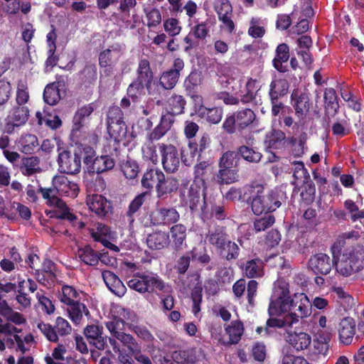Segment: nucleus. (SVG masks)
Wrapping results in <instances>:
<instances>
[{
	"instance_id": "obj_1",
	"label": "nucleus",
	"mask_w": 364,
	"mask_h": 364,
	"mask_svg": "<svg viewBox=\"0 0 364 364\" xmlns=\"http://www.w3.org/2000/svg\"><path fill=\"white\" fill-rule=\"evenodd\" d=\"M247 191L250 194L247 201L256 215L275 211L287 199L286 192L282 189L275 188L265 191L264 186L257 182L250 183Z\"/></svg>"
},
{
	"instance_id": "obj_2",
	"label": "nucleus",
	"mask_w": 364,
	"mask_h": 364,
	"mask_svg": "<svg viewBox=\"0 0 364 364\" xmlns=\"http://www.w3.org/2000/svg\"><path fill=\"white\" fill-rule=\"evenodd\" d=\"M256 119L254 111L249 108L239 109L235 112L226 115L223 124V133L232 135L242 134L245 130L252 127Z\"/></svg>"
},
{
	"instance_id": "obj_3",
	"label": "nucleus",
	"mask_w": 364,
	"mask_h": 364,
	"mask_svg": "<svg viewBox=\"0 0 364 364\" xmlns=\"http://www.w3.org/2000/svg\"><path fill=\"white\" fill-rule=\"evenodd\" d=\"M289 294V285L286 281L277 280L274 284L268 306L269 316H279L289 310L291 299Z\"/></svg>"
},
{
	"instance_id": "obj_4",
	"label": "nucleus",
	"mask_w": 364,
	"mask_h": 364,
	"mask_svg": "<svg viewBox=\"0 0 364 364\" xmlns=\"http://www.w3.org/2000/svg\"><path fill=\"white\" fill-rule=\"evenodd\" d=\"M289 310L294 311L288 314L290 323H296L299 318H306L311 314V302L304 293H295L291 299Z\"/></svg>"
},
{
	"instance_id": "obj_5",
	"label": "nucleus",
	"mask_w": 364,
	"mask_h": 364,
	"mask_svg": "<svg viewBox=\"0 0 364 364\" xmlns=\"http://www.w3.org/2000/svg\"><path fill=\"white\" fill-rule=\"evenodd\" d=\"M161 158V164L167 173H173L178 170L181 161L176 147L171 144L161 143L159 144Z\"/></svg>"
},
{
	"instance_id": "obj_6",
	"label": "nucleus",
	"mask_w": 364,
	"mask_h": 364,
	"mask_svg": "<svg viewBox=\"0 0 364 364\" xmlns=\"http://www.w3.org/2000/svg\"><path fill=\"white\" fill-rule=\"evenodd\" d=\"M58 163V170L60 173L76 174L80 171L81 155L75 151L72 156L70 151L64 150L59 154Z\"/></svg>"
},
{
	"instance_id": "obj_7",
	"label": "nucleus",
	"mask_w": 364,
	"mask_h": 364,
	"mask_svg": "<svg viewBox=\"0 0 364 364\" xmlns=\"http://www.w3.org/2000/svg\"><path fill=\"white\" fill-rule=\"evenodd\" d=\"M359 237L360 234L355 230H351L339 235L331 247L334 261L338 262L339 257L343 255L344 250L353 247L354 245H352V242L357 241Z\"/></svg>"
},
{
	"instance_id": "obj_8",
	"label": "nucleus",
	"mask_w": 364,
	"mask_h": 364,
	"mask_svg": "<svg viewBox=\"0 0 364 364\" xmlns=\"http://www.w3.org/2000/svg\"><path fill=\"white\" fill-rule=\"evenodd\" d=\"M337 262L334 261L333 257L331 259L326 254L318 253L311 256L308 265L315 274L326 275Z\"/></svg>"
},
{
	"instance_id": "obj_9",
	"label": "nucleus",
	"mask_w": 364,
	"mask_h": 364,
	"mask_svg": "<svg viewBox=\"0 0 364 364\" xmlns=\"http://www.w3.org/2000/svg\"><path fill=\"white\" fill-rule=\"evenodd\" d=\"M53 186L55 187L57 193L60 196L75 198L77 196L80 188L78 184L70 180L67 176H56L52 181Z\"/></svg>"
},
{
	"instance_id": "obj_10",
	"label": "nucleus",
	"mask_w": 364,
	"mask_h": 364,
	"mask_svg": "<svg viewBox=\"0 0 364 364\" xmlns=\"http://www.w3.org/2000/svg\"><path fill=\"white\" fill-rule=\"evenodd\" d=\"M84 334L90 345L97 350H104L107 347V336L103 335L102 326L87 325L84 329Z\"/></svg>"
},
{
	"instance_id": "obj_11",
	"label": "nucleus",
	"mask_w": 364,
	"mask_h": 364,
	"mask_svg": "<svg viewBox=\"0 0 364 364\" xmlns=\"http://www.w3.org/2000/svg\"><path fill=\"white\" fill-rule=\"evenodd\" d=\"M227 215L223 205L208 202L204 195L203 203L200 207V218L203 222H209L213 219L223 220Z\"/></svg>"
},
{
	"instance_id": "obj_12",
	"label": "nucleus",
	"mask_w": 364,
	"mask_h": 364,
	"mask_svg": "<svg viewBox=\"0 0 364 364\" xmlns=\"http://www.w3.org/2000/svg\"><path fill=\"white\" fill-rule=\"evenodd\" d=\"M89 209L99 218H103L112 212V202L102 195L93 194L87 198Z\"/></svg>"
},
{
	"instance_id": "obj_13",
	"label": "nucleus",
	"mask_w": 364,
	"mask_h": 364,
	"mask_svg": "<svg viewBox=\"0 0 364 364\" xmlns=\"http://www.w3.org/2000/svg\"><path fill=\"white\" fill-rule=\"evenodd\" d=\"M291 101L296 115L299 118L306 117L311 107L309 94L299 90H294L291 95Z\"/></svg>"
},
{
	"instance_id": "obj_14",
	"label": "nucleus",
	"mask_w": 364,
	"mask_h": 364,
	"mask_svg": "<svg viewBox=\"0 0 364 364\" xmlns=\"http://www.w3.org/2000/svg\"><path fill=\"white\" fill-rule=\"evenodd\" d=\"M178 212L173 208L156 209L150 215L151 223L154 225H171L178 221Z\"/></svg>"
},
{
	"instance_id": "obj_15",
	"label": "nucleus",
	"mask_w": 364,
	"mask_h": 364,
	"mask_svg": "<svg viewBox=\"0 0 364 364\" xmlns=\"http://www.w3.org/2000/svg\"><path fill=\"white\" fill-rule=\"evenodd\" d=\"M97 108L95 102L86 104L76 110L73 119V129L75 131H80L89 120L90 115Z\"/></svg>"
},
{
	"instance_id": "obj_16",
	"label": "nucleus",
	"mask_w": 364,
	"mask_h": 364,
	"mask_svg": "<svg viewBox=\"0 0 364 364\" xmlns=\"http://www.w3.org/2000/svg\"><path fill=\"white\" fill-rule=\"evenodd\" d=\"M154 79V73L151 68L149 61L146 59H140L136 69V80L146 85L149 94H151V87Z\"/></svg>"
},
{
	"instance_id": "obj_17",
	"label": "nucleus",
	"mask_w": 364,
	"mask_h": 364,
	"mask_svg": "<svg viewBox=\"0 0 364 364\" xmlns=\"http://www.w3.org/2000/svg\"><path fill=\"white\" fill-rule=\"evenodd\" d=\"M179 186V180L173 176H165L163 173L159 183L156 186V197L163 198L168 194L177 191Z\"/></svg>"
},
{
	"instance_id": "obj_18",
	"label": "nucleus",
	"mask_w": 364,
	"mask_h": 364,
	"mask_svg": "<svg viewBox=\"0 0 364 364\" xmlns=\"http://www.w3.org/2000/svg\"><path fill=\"white\" fill-rule=\"evenodd\" d=\"M285 340L296 351L299 352L309 348L311 337L305 332H290L287 333Z\"/></svg>"
},
{
	"instance_id": "obj_19",
	"label": "nucleus",
	"mask_w": 364,
	"mask_h": 364,
	"mask_svg": "<svg viewBox=\"0 0 364 364\" xmlns=\"http://www.w3.org/2000/svg\"><path fill=\"white\" fill-rule=\"evenodd\" d=\"M211 139L208 134L204 133L198 139L188 143L191 156L194 158L197 156L199 161L203 154L210 150Z\"/></svg>"
},
{
	"instance_id": "obj_20",
	"label": "nucleus",
	"mask_w": 364,
	"mask_h": 364,
	"mask_svg": "<svg viewBox=\"0 0 364 364\" xmlns=\"http://www.w3.org/2000/svg\"><path fill=\"white\" fill-rule=\"evenodd\" d=\"M170 243L169 233L164 231H155L146 237L147 246L151 250H160L167 247Z\"/></svg>"
},
{
	"instance_id": "obj_21",
	"label": "nucleus",
	"mask_w": 364,
	"mask_h": 364,
	"mask_svg": "<svg viewBox=\"0 0 364 364\" xmlns=\"http://www.w3.org/2000/svg\"><path fill=\"white\" fill-rule=\"evenodd\" d=\"M324 111L328 117H335L338 112L339 104L336 90L332 87H327L324 90Z\"/></svg>"
},
{
	"instance_id": "obj_22",
	"label": "nucleus",
	"mask_w": 364,
	"mask_h": 364,
	"mask_svg": "<svg viewBox=\"0 0 364 364\" xmlns=\"http://www.w3.org/2000/svg\"><path fill=\"white\" fill-rule=\"evenodd\" d=\"M207 239L208 242L214 246L218 252L229 240L226 228L221 225L215 226L213 230H209Z\"/></svg>"
},
{
	"instance_id": "obj_23",
	"label": "nucleus",
	"mask_w": 364,
	"mask_h": 364,
	"mask_svg": "<svg viewBox=\"0 0 364 364\" xmlns=\"http://www.w3.org/2000/svg\"><path fill=\"white\" fill-rule=\"evenodd\" d=\"M144 291L148 294L156 293L157 291H166L164 281L157 274H146L142 273Z\"/></svg>"
},
{
	"instance_id": "obj_24",
	"label": "nucleus",
	"mask_w": 364,
	"mask_h": 364,
	"mask_svg": "<svg viewBox=\"0 0 364 364\" xmlns=\"http://www.w3.org/2000/svg\"><path fill=\"white\" fill-rule=\"evenodd\" d=\"M102 275L105 283L112 292L118 296L124 294L126 287L114 273L109 270H105Z\"/></svg>"
},
{
	"instance_id": "obj_25",
	"label": "nucleus",
	"mask_w": 364,
	"mask_h": 364,
	"mask_svg": "<svg viewBox=\"0 0 364 364\" xmlns=\"http://www.w3.org/2000/svg\"><path fill=\"white\" fill-rule=\"evenodd\" d=\"M150 196L149 191H144L136 195L134 198L130 202L125 218L129 226H132L135 221V215L140 210L142 205L144 203L146 198Z\"/></svg>"
},
{
	"instance_id": "obj_26",
	"label": "nucleus",
	"mask_w": 364,
	"mask_h": 364,
	"mask_svg": "<svg viewBox=\"0 0 364 364\" xmlns=\"http://www.w3.org/2000/svg\"><path fill=\"white\" fill-rule=\"evenodd\" d=\"M171 242L173 249L178 252L183 249V245L186 246V228L182 224H176L173 225L170 230Z\"/></svg>"
},
{
	"instance_id": "obj_27",
	"label": "nucleus",
	"mask_w": 364,
	"mask_h": 364,
	"mask_svg": "<svg viewBox=\"0 0 364 364\" xmlns=\"http://www.w3.org/2000/svg\"><path fill=\"white\" fill-rule=\"evenodd\" d=\"M289 88V82L285 78L272 80L268 93L269 100H279L288 93Z\"/></svg>"
},
{
	"instance_id": "obj_28",
	"label": "nucleus",
	"mask_w": 364,
	"mask_h": 364,
	"mask_svg": "<svg viewBox=\"0 0 364 364\" xmlns=\"http://www.w3.org/2000/svg\"><path fill=\"white\" fill-rule=\"evenodd\" d=\"M339 338L341 343L350 344L355 332V324L353 318H345L339 324Z\"/></svg>"
},
{
	"instance_id": "obj_29",
	"label": "nucleus",
	"mask_w": 364,
	"mask_h": 364,
	"mask_svg": "<svg viewBox=\"0 0 364 364\" xmlns=\"http://www.w3.org/2000/svg\"><path fill=\"white\" fill-rule=\"evenodd\" d=\"M186 104V98L183 95L173 93L167 99L166 109L167 112L178 116L185 112Z\"/></svg>"
},
{
	"instance_id": "obj_30",
	"label": "nucleus",
	"mask_w": 364,
	"mask_h": 364,
	"mask_svg": "<svg viewBox=\"0 0 364 364\" xmlns=\"http://www.w3.org/2000/svg\"><path fill=\"white\" fill-rule=\"evenodd\" d=\"M40 159L38 156L24 157L21 160L19 170L23 176H31L41 172L42 169L40 167Z\"/></svg>"
},
{
	"instance_id": "obj_31",
	"label": "nucleus",
	"mask_w": 364,
	"mask_h": 364,
	"mask_svg": "<svg viewBox=\"0 0 364 364\" xmlns=\"http://www.w3.org/2000/svg\"><path fill=\"white\" fill-rule=\"evenodd\" d=\"M276 56L272 60L274 68L279 73L287 71V67L282 65L289 59V48L287 43H280L276 48Z\"/></svg>"
},
{
	"instance_id": "obj_32",
	"label": "nucleus",
	"mask_w": 364,
	"mask_h": 364,
	"mask_svg": "<svg viewBox=\"0 0 364 364\" xmlns=\"http://www.w3.org/2000/svg\"><path fill=\"white\" fill-rule=\"evenodd\" d=\"M198 117L210 124H218L223 119V109L220 107H202L198 109Z\"/></svg>"
},
{
	"instance_id": "obj_33",
	"label": "nucleus",
	"mask_w": 364,
	"mask_h": 364,
	"mask_svg": "<svg viewBox=\"0 0 364 364\" xmlns=\"http://www.w3.org/2000/svg\"><path fill=\"white\" fill-rule=\"evenodd\" d=\"M115 166V161L109 155H102L95 158L90 172L102 173L112 170Z\"/></svg>"
},
{
	"instance_id": "obj_34",
	"label": "nucleus",
	"mask_w": 364,
	"mask_h": 364,
	"mask_svg": "<svg viewBox=\"0 0 364 364\" xmlns=\"http://www.w3.org/2000/svg\"><path fill=\"white\" fill-rule=\"evenodd\" d=\"M77 255L81 262L89 266L98 264L99 252L95 251L90 245L79 247Z\"/></svg>"
},
{
	"instance_id": "obj_35",
	"label": "nucleus",
	"mask_w": 364,
	"mask_h": 364,
	"mask_svg": "<svg viewBox=\"0 0 364 364\" xmlns=\"http://www.w3.org/2000/svg\"><path fill=\"white\" fill-rule=\"evenodd\" d=\"M213 168L208 161H200L194 166V178L203 184L213 176Z\"/></svg>"
},
{
	"instance_id": "obj_36",
	"label": "nucleus",
	"mask_w": 364,
	"mask_h": 364,
	"mask_svg": "<svg viewBox=\"0 0 364 364\" xmlns=\"http://www.w3.org/2000/svg\"><path fill=\"white\" fill-rule=\"evenodd\" d=\"M38 145L37 136L31 134L21 135L17 144L19 150L26 154L33 153Z\"/></svg>"
},
{
	"instance_id": "obj_37",
	"label": "nucleus",
	"mask_w": 364,
	"mask_h": 364,
	"mask_svg": "<svg viewBox=\"0 0 364 364\" xmlns=\"http://www.w3.org/2000/svg\"><path fill=\"white\" fill-rule=\"evenodd\" d=\"M291 319L289 316L287 315L284 318H272L270 316L266 322L264 326V335L265 336H272L276 333V328H282L284 326H291L294 323H290Z\"/></svg>"
},
{
	"instance_id": "obj_38",
	"label": "nucleus",
	"mask_w": 364,
	"mask_h": 364,
	"mask_svg": "<svg viewBox=\"0 0 364 364\" xmlns=\"http://www.w3.org/2000/svg\"><path fill=\"white\" fill-rule=\"evenodd\" d=\"M286 139L285 133L279 129H272L264 137V145L267 149H278L282 141Z\"/></svg>"
},
{
	"instance_id": "obj_39",
	"label": "nucleus",
	"mask_w": 364,
	"mask_h": 364,
	"mask_svg": "<svg viewBox=\"0 0 364 364\" xmlns=\"http://www.w3.org/2000/svg\"><path fill=\"white\" fill-rule=\"evenodd\" d=\"M162 175L163 172L161 170L156 168L147 169L141 178V186L150 192L154 187L156 188L157 183H159Z\"/></svg>"
},
{
	"instance_id": "obj_40",
	"label": "nucleus",
	"mask_w": 364,
	"mask_h": 364,
	"mask_svg": "<svg viewBox=\"0 0 364 364\" xmlns=\"http://www.w3.org/2000/svg\"><path fill=\"white\" fill-rule=\"evenodd\" d=\"M59 82H53L46 86L43 91L44 102L49 105H55L61 97L59 89Z\"/></svg>"
},
{
	"instance_id": "obj_41",
	"label": "nucleus",
	"mask_w": 364,
	"mask_h": 364,
	"mask_svg": "<svg viewBox=\"0 0 364 364\" xmlns=\"http://www.w3.org/2000/svg\"><path fill=\"white\" fill-rule=\"evenodd\" d=\"M226 333L229 336L230 343L231 344L237 343L243 334L244 326L242 321L239 320L232 321L225 328Z\"/></svg>"
},
{
	"instance_id": "obj_42",
	"label": "nucleus",
	"mask_w": 364,
	"mask_h": 364,
	"mask_svg": "<svg viewBox=\"0 0 364 364\" xmlns=\"http://www.w3.org/2000/svg\"><path fill=\"white\" fill-rule=\"evenodd\" d=\"M244 272L248 278H257L263 276V262L259 258L248 260L245 264Z\"/></svg>"
},
{
	"instance_id": "obj_43",
	"label": "nucleus",
	"mask_w": 364,
	"mask_h": 364,
	"mask_svg": "<svg viewBox=\"0 0 364 364\" xmlns=\"http://www.w3.org/2000/svg\"><path fill=\"white\" fill-rule=\"evenodd\" d=\"M237 154L244 160L252 164L259 163L262 158V154L259 151L245 145L237 148Z\"/></svg>"
},
{
	"instance_id": "obj_44",
	"label": "nucleus",
	"mask_w": 364,
	"mask_h": 364,
	"mask_svg": "<svg viewBox=\"0 0 364 364\" xmlns=\"http://www.w3.org/2000/svg\"><path fill=\"white\" fill-rule=\"evenodd\" d=\"M69 307L68 312L70 319L75 323H78L82 318V314L86 315L89 314V311L86 306L79 301L67 304Z\"/></svg>"
},
{
	"instance_id": "obj_45",
	"label": "nucleus",
	"mask_w": 364,
	"mask_h": 364,
	"mask_svg": "<svg viewBox=\"0 0 364 364\" xmlns=\"http://www.w3.org/2000/svg\"><path fill=\"white\" fill-rule=\"evenodd\" d=\"M316 188L314 182L311 180L304 181L300 193L301 202L309 205L311 204L315 199Z\"/></svg>"
},
{
	"instance_id": "obj_46",
	"label": "nucleus",
	"mask_w": 364,
	"mask_h": 364,
	"mask_svg": "<svg viewBox=\"0 0 364 364\" xmlns=\"http://www.w3.org/2000/svg\"><path fill=\"white\" fill-rule=\"evenodd\" d=\"M38 192L41 193L43 198L46 200V204L49 206L64 205V201L60 199L57 195L55 187L43 188L40 187Z\"/></svg>"
},
{
	"instance_id": "obj_47",
	"label": "nucleus",
	"mask_w": 364,
	"mask_h": 364,
	"mask_svg": "<svg viewBox=\"0 0 364 364\" xmlns=\"http://www.w3.org/2000/svg\"><path fill=\"white\" fill-rule=\"evenodd\" d=\"M218 252L221 257L228 261H231L237 259L240 255V248L235 242L229 239Z\"/></svg>"
},
{
	"instance_id": "obj_48",
	"label": "nucleus",
	"mask_w": 364,
	"mask_h": 364,
	"mask_svg": "<svg viewBox=\"0 0 364 364\" xmlns=\"http://www.w3.org/2000/svg\"><path fill=\"white\" fill-rule=\"evenodd\" d=\"M82 84L86 86L94 83L97 77V67L95 64H88L79 73Z\"/></svg>"
},
{
	"instance_id": "obj_49",
	"label": "nucleus",
	"mask_w": 364,
	"mask_h": 364,
	"mask_svg": "<svg viewBox=\"0 0 364 364\" xmlns=\"http://www.w3.org/2000/svg\"><path fill=\"white\" fill-rule=\"evenodd\" d=\"M189 253L191 256L192 260L196 261L203 267H205L206 269L211 270L213 267L212 265H209L211 263V257L205 249L202 252H198L196 247H193L191 250L189 251Z\"/></svg>"
},
{
	"instance_id": "obj_50",
	"label": "nucleus",
	"mask_w": 364,
	"mask_h": 364,
	"mask_svg": "<svg viewBox=\"0 0 364 364\" xmlns=\"http://www.w3.org/2000/svg\"><path fill=\"white\" fill-rule=\"evenodd\" d=\"M180 75L170 70L162 73L159 78V85L165 90H171L177 84Z\"/></svg>"
},
{
	"instance_id": "obj_51",
	"label": "nucleus",
	"mask_w": 364,
	"mask_h": 364,
	"mask_svg": "<svg viewBox=\"0 0 364 364\" xmlns=\"http://www.w3.org/2000/svg\"><path fill=\"white\" fill-rule=\"evenodd\" d=\"M257 80L252 78L248 79L245 85V93H241L240 100L243 104H248L255 100L256 92L255 89L256 87Z\"/></svg>"
},
{
	"instance_id": "obj_52",
	"label": "nucleus",
	"mask_w": 364,
	"mask_h": 364,
	"mask_svg": "<svg viewBox=\"0 0 364 364\" xmlns=\"http://www.w3.org/2000/svg\"><path fill=\"white\" fill-rule=\"evenodd\" d=\"M79 292L72 286L64 285L62 287V291L60 294V300L61 302L67 304L79 301Z\"/></svg>"
},
{
	"instance_id": "obj_53",
	"label": "nucleus",
	"mask_w": 364,
	"mask_h": 364,
	"mask_svg": "<svg viewBox=\"0 0 364 364\" xmlns=\"http://www.w3.org/2000/svg\"><path fill=\"white\" fill-rule=\"evenodd\" d=\"M37 327L41 331V332L44 335V336L47 338L48 341L53 343H57L58 341V337L60 336V335L55 331L57 330L55 324L54 326H52L49 323L39 322L37 324Z\"/></svg>"
},
{
	"instance_id": "obj_54",
	"label": "nucleus",
	"mask_w": 364,
	"mask_h": 364,
	"mask_svg": "<svg viewBox=\"0 0 364 364\" xmlns=\"http://www.w3.org/2000/svg\"><path fill=\"white\" fill-rule=\"evenodd\" d=\"M237 175L231 168H220L217 173V181L219 184H230L237 181Z\"/></svg>"
},
{
	"instance_id": "obj_55",
	"label": "nucleus",
	"mask_w": 364,
	"mask_h": 364,
	"mask_svg": "<svg viewBox=\"0 0 364 364\" xmlns=\"http://www.w3.org/2000/svg\"><path fill=\"white\" fill-rule=\"evenodd\" d=\"M9 116L16 122V124L21 126L28 119L29 109L27 107L18 105L14 108L12 114Z\"/></svg>"
},
{
	"instance_id": "obj_56",
	"label": "nucleus",
	"mask_w": 364,
	"mask_h": 364,
	"mask_svg": "<svg viewBox=\"0 0 364 364\" xmlns=\"http://www.w3.org/2000/svg\"><path fill=\"white\" fill-rule=\"evenodd\" d=\"M173 360L178 364H193L196 356L189 350H176L172 353Z\"/></svg>"
},
{
	"instance_id": "obj_57",
	"label": "nucleus",
	"mask_w": 364,
	"mask_h": 364,
	"mask_svg": "<svg viewBox=\"0 0 364 364\" xmlns=\"http://www.w3.org/2000/svg\"><path fill=\"white\" fill-rule=\"evenodd\" d=\"M107 129H111L113 124L119 125L123 122V113L119 107L110 108L107 113Z\"/></svg>"
},
{
	"instance_id": "obj_58",
	"label": "nucleus",
	"mask_w": 364,
	"mask_h": 364,
	"mask_svg": "<svg viewBox=\"0 0 364 364\" xmlns=\"http://www.w3.org/2000/svg\"><path fill=\"white\" fill-rule=\"evenodd\" d=\"M237 151H228L225 152L220 159L219 167L232 168L236 167L237 164Z\"/></svg>"
},
{
	"instance_id": "obj_59",
	"label": "nucleus",
	"mask_w": 364,
	"mask_h": 364,
	"mask_svg": "<svg viewBox=\"0 0 364 364\" xmlns=\"http://www.w3.org/2000/svg\"><path fill=\"white\" fill-rule=\"evenodd\" d=\"M188 198L191 211L197 210L200 202V188L196 185H191L188 190Z\"/></svg>"
},
{
	"instance_id": "obj_60",
	"label": "nucleus",
	"mask_w": 364,
	"mask_h": 364,
	"mask_svg": "<svg viewBox=\"0 0 364 364\" xmlns=\"http://www.w3.org/2000/svg\"><path fill=\"white\" fill-rule=\"evenodd\" d=\"M122 171L127 178L134 179L138 176L139 165L134 160L128 159L122 164Z\"/></svg>"
},
{
	"instance_id": "obj_61",
	"label": "nucleus",
	"mask_w": 364,
	"mask_h": 364,
	"mask_svg": "<svg viewBox=\"0 0 364 364\" xmlns=\"http://www.w3.org/2000/svg\"><path fill=\"white\" fill-rule=\"evenodd\" d=\"M144 88H146L145 85H143L140 82L134 80L127 88V96L132 100V102H136L144 92Z\"/></svg>"
},
{
	"instance_id": "obj_62",
	"label": "nucleus",
	"mask_w": 364,
	"mask_h": 364,
	"mask_svg": "<svg viewBox=\"0 0 364 364\" xmlns=\"http://www.w3.org/2000/svg\"><path fill=\"white\" fill-rule=\"evenodd\" d=\"M144 12L146 14L147 18V26L149 28L156 27L159 25L161 22V14L160 11L156 8L149 9L147 8L144 9Z\"/></svg>"
},
{
	"instance_id": "obj_63",
	"label": "nucleus",
	"mask_w": 364,
	"mask_h": 364,
	"mask_svg": "<svg viewBox=\"0 0 364 364\" xmlns=\"http://www.w3.org/2000/svg\"><path fill=\"white\" fill-rule=\"evenodd\" d=\"M275 222V218L272 215H265L260 218L256 219L253 222L254 230L256 232L264 231L269 228Z\"/></svg>"
},
{
	"instance_id": "obj_64",
	"label": "nucleus",
	"mask_w": 364,
	"mask_h": 364,
	"mask_svg": "<svg viewBox=\"0 0 364 364\" xmlns=\"http://www.w3.org/2000/svg\"><path fill=\"white\" fill-rule=\"evenodd\" d=\"M344 206L351 214L350 218L353 222L364 218V210H359L358 206L353 200L350 199L346 200L344 202Z\"/></svg>"
}]
</instances>
